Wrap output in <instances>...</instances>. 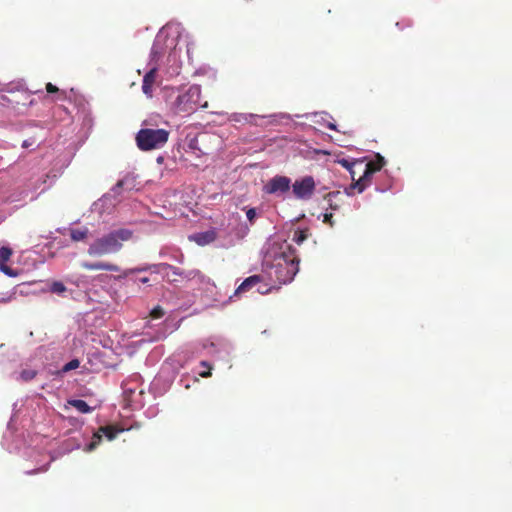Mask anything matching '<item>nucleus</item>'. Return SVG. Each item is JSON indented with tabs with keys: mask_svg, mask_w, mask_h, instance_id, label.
Here are the masks:
<instances>
[{
	"mask_svg": "<svg viewBox=\"0 0 512 512\" xmlns=\"http://www.w3.org/2000/svg\"><path fill=\"white\" fill-rule=\"evenodd\" d=\"M271 289H272V287L267 288L266 285H261L260 283L256 286V292L259 294H266Z\"/></svg>",
	"mask_w": 512,
	"mask_h": 512,
	"instance_id": "4c0bfd02",
	"label": "nucleus"
},
{
	"mask_svg": "<svg viewBox=\"0 0 512 512\" xmlns=\"http://www.w3.org/2000/svg\"><path fill=\"white\" fill-rule=\"evenodd\" d=\"M27 401L28 400H26V402ZM24 405H25V401L24 400H19V401H16L14 403V405H13V413H12L10 421L8 422V425H7L8 432L5 434L4 438H7L8 437V433H12L13 430L15 429L14 424L18 421L19 414L21 413L22 408L24 407Z\"/></svg>",
	"mask_w": 512,
	"mask_h": 512,
	"instance_id": "aec40b11",
	"label": "nucleus"
},
{
	"mask_svg": "<svg viewBox=\"0 0 512 512\" xmlns=\"http://www.w3.org/2000/svg\"><path fill=\"white\" fill-rule=\"evenodd\" d=\"M151 320L150 322H154L160 320L164 316V311L160 306H157L151 310Z\"/></svg>",
	"mask_w": 512,
	"mask_h": 512,
	"instance_id": "72a5a7b5",
	"label": "nucleus"
},
{
	"mask_svg": "<svg viewBox=\"0 0 512 512\" xmlns=\"http://www.w3.org/2000/svg\"><path fill=\"white\" fill-rule=\"evenodd\" d=\"M0 271L9 277H16L18 274L12 268L5 264L0 265Z\"/></svg>",
	"mask_w": 512,
	"mask_h": 512,
	"instance_id": "c9c22d12",
	"label": "nucleus"
},
{
	"mask_svg": "<svg viewBox=\"0 0 512 512\" xmlns=\"http://www.w3.org/2000/svg\"><path fill=\"white\" fill-rule=\"evenodd\" d=\"M169 131L158 128L140 129L135 137L137 147L141 151H151L163 148L169 139Z\"/></svg>",
	"mask_w": 512,
	"mask_h": 512,
	"instance_id": "9d476101",
	"label": "nucleus"
},
{
	"mask_svg": "<svg viewBox=\"0 0 512 512\" xmlns=\"http://www.w3.org/2000/svg\"><path fill=\"white\" fill-rule=\"evenodd\" d=\"M123 394L132 405H142V396L144 394L142 377L134 373L122 382Z\"/></svg>",
	"mask_w": 512,
	"mask_h": 512,
	"instance_id": "f8f14e48",
	"label": "nucleus"
},
{
	"mask_svg": "<svg viewBox=\"0 0 512 512\" xmlns=\"http://www.w3.org/2000/svg\"><path fill=\"white\" fill-rule=\"evenodd\" d=\"M327 127L331 130H337V126L334 122L327 120Z\"/></svg>",
	"mask_w": 512,
	"mask_h": 512,
	"instance_id": "79ce46f5",
	"label": "nucleus"
},
{
	"mask_svg": "<svg viewBox=\"0 0 512 512\" xmlns=\"http://www.w3.org/2000/svg\"><path fill=\"white\" fill-rule=\"evenodd\" d=\"M12 250L8 247L0 248V265L5 264L11 257Z\"/></svg>",
	"mask_w": 512,
	"mask_h": 512,
	"instance_id": "473e14b6",
	"label": "nucleus"
},
{
	"mask_svg": "<svg viewBox=\"0 0 512 512\" xmlns=\"http://www.w3.org/2000/svg\"><path fill=\"white\" fill-rule=\"evenodd\" d=\"M36 375H37V371L36 370H34V369H24L20 373V379L25 381V382H28V381L34 379Z\"/></svg>",
	"mask_w": 512,
	"mask_h": 512,
	"instance_id": "2f4dec72",
	"label": "nucleus"
},
{
	"mask_svg": "<svg viewBox=\"0 0 512 512\" xmlns=\"http://www.w3.org/2000/svg\"><path fill=\"white\" fill-rule=\"evenodd\" d=\"M211 370L212 366L209 362L201 361L199 366L193 370L192 376L183 375L179 382L184 388L188 389L191 386V382H198L197 375L203 378H207L211 376Z\"/></svg>",
	"mask_w": 512,
	"mask_h": 512,
	"instance_id": "dca6fc26",
	"label": "nucleus"
},
{
	"mask_svg": "<svg viewBox=\"0 0 512 512\" xmlns=\"http://www.w3.org/2000/svg\"><path fill=\"white\" fill-rule=\"evenodd\" d=\"M246 217L247 219L249 220L250 223H253L254 220L256 219L257 217V211L255 208H249L247 209L246 211Z\"/></svg>",
	"mask_w": 512,
	"mask_h": 512,
	"instance_id": "e433bc0d",
	"label": "nucleus"
},
{
	"mask_svg": "<svg viewBox=\"0 0 512 512\" xmlns=\"http://www.w3.org/2000/svg\"><path fill=\"white\" fill-rule=\"evenodd\" d=\"M322 216H323V222L324 223H328L330 226L333 225V221H332L333 215H332V213H324V214H322Z\"/></svg>",
	"mask_w": 512,
	"mask_h": 512,
	"instance_id": "58836bf2",
	"label": "nucleus"
},
{
	"mask_svg": "<svg viewBox=\"0 0 512 512\" xmlns=\"http://www.w3.org/2000/svg\"><path fill=\"white\" fill-rule=\"evenodd\" d=\"M293 196L298 200L307 201L311 199L316 183L312 176H304L291 182Z\"/></svg>",
	"mask_w": 512,
	"mask_h": 512,
	"instance_id": "2eb2a0df",
	"label": "nucleus"
},
{
	"mask_svg": "<svg viewBox=\"0 0 512 512\" xmlns=\"http://www.w3.org/2000/svg\"><path fill=\"white\" fill-rule=\"evenodd\" d=\"M48 464H49V462H48L46 465H44V466H41V467H39V468H37V469H35V470H32V471H27L26 473H27V474H34V473H36V472H43V471H46V470H47V468H48Z\"/></svg>",
	"mask_w": 512,
	"mask_h": 512,
	"instance_id": "ea45409f",
	"label": "nucleus"
},
{
	"mask_svg": "<svg viewBox=\"0 0 512 512\" xmlns=\"http://www.w3.org/2000/svg\"><path fill=\"white\" fill-rule=\"evenodd\" d=\"M133 231L126 228L116 229L95 239L88 247L91 256H103L118 252L123 242L132 238Z\"/></svg>",
	"mask_w": 512,
	"mask_h": 512,
	"instance_id": "0eeeda50",
	"label": "nucleus"
},
{
	"mask_svg": "<svg viewBox=\"0 0 512 512\" xmlns=\"http://www.w3.org/2000/svg\"><path fill=\"white\" fill-rule=\"evenodd\" d=\"M295 249L279 235L269 237L262 248V271L273 282L288 284L299 271Z\"/></svg>",
	"mask_w": 512,
	"mask_h": 512,
	"instance_id": "f03ea898",
	"label": "nucleus"
},
{
	"mask_svg": "<svg viewBox=\"0 0 512 512\" xmlns=\"http://www.w3.org/2000/svg\"><path fill=\"white\" fill-rule=\"evenodd\" d=\"M341 195V192L340 191H332V192H329L326 196H325V199L328 201V204H329V207L333 210H336L338 209V205L337 204H334L333 201L334 199H336L338 196Z\"/></svg>",
	"mask_w": 512,
	"mask_h": 512,
	"instance_id": "7c9ffc66",
	"label": "nucleus"
},
{
	"mask_svg": "<svg viewBox=\"0 0 512 512\" xmlns=\"http://www.w3.org/2000/svg\"><path fill=\"white\" fill-rule=\"evenodd\" d=\"M202 108H207L208 107V102H204L202 105H201Z\"/></svg>",
	"mask_w": 512,
	"mask_h": 512,
	"instance_id": "c03bdc74",
	"label": "nucleus"
},
{
	"mask_svg": "<svg viewBox=\"0 0 512 512\" xmlns=\"http://www.w3.org/2000/svg\"><path fill=\"white\" fill-rule=\"evenodd\" d=\"M46 89H47L48 93H55V92L59 91L58 88L55 85L51 84V83H48L46 85Z\"/></svg>",
	"mask_w": 512,
	"mask_h": 512,
	"instance_id": "a19ab883",
	"label": "nucleus"
},
{
	"mask_svg": "<svg viewBox=\"0 0 512 512\" xmlns=\"http://www.w3.org/2000/svg\"><path fill=\"white\" fill-rule=\"evenodd\" d=\"M220 230L211 228L206 231L197 232L189 235V240L195 242L199 246H206L217 240Z\"/></svg>",
	"mask_w": 512,
	"mask_h": 512,
	"instance_id": "a211bd4d",
	"label": "nucleus"
},
{
	"mask_svg": "<svg viewBox=\"0 0 512 512\" xmlns=\"http://www.w3.org/2000/svg\"><path fill=\"white\" fill-rule=\"evenodd\" d=\"M307 238V234L304 231H296L293 235V242H295L298 245H301Z\"/></svg>",
	"mask_w": 512,
	"mask_h": 512,
	"instance_id": "f704fd0d",
	"label": "nucleus"
},
{
	"mask_svg": "<svg viewBox=\"0 0 512 512\" xmlns=\"http://www.w3.org/2000/svg\"><path fill=\"white\" fill-rule=\"evenodd\" d=\"M88 234L89 229L86 227L82 229H70V237L75 242L83 241L84 239H86Z\"/></svg>",
	"mask_w": 512,
	"mask_h": 512,
	"instance_id": "cd10ccee",
	"label": "nucleus"
},
{
	"mask_svg": "<svg viewBox=\"0 0 512 512\" xmlns=\"http://www.w3.org/2000/svg\"><path fill=\"white\" fill-rule=\"evenodd\" d=\"M201 97V87L191 85L188 88H165V101L170 110L177 115H191L198 108Z\"/></svg>",
	"mask_w": 512,
	"mask_h": 512,
	"instance_id": "39448f33",
	"label": "nucleus"
},
{
	"mask_svg": "<svg viewBox=\"0 0 512 512\" xmlns=\"http://www.w3.org/2000/svg\"><path fill=\"white\" fill-rule=\"evenodd\" d=\"M261 282V277L259 275H252L247 277L235 290L234 296L241 295L247 291L252 290Z\"/></svg>",
	"mask_w": 512,
	"mask_h": 512,
	"instance_id": "6ab92c4d",
	"label": "nucleus"
},
{
	"mask_svg": "<svg viewBox=\"0 0 512 512\" xmlns=\"http://www.w3.org/2000/svg\"><path fill=\"white\" fill-rule=\"evenodd\" d=\"M293 116L288 113H273L269 115H258L253 113H232L229 115V120L236 123H251L257 124V119H268L270 124H279L284 120L290 121Z\"/></svg>",
	"mask_w": 512,
	"mask_h": 512,
	"instance_id": "ddd939ff",
	"label": "nucleus"
},
{
	"mask_svg": "<svg viewBox=\"0 0 512 512\" xmlns=\"http://www.w3.org/2000/svg\"><path fill=\"white\" fill-rule=\"evenodd\" d=\"M44 132L41 130V135H34L22 141L21 147L23 149H31L34 150L39 146L43 139Z\"/></svg>",
	"mask_w": 512,
	"mask_h": 512,
	"instance_id": "5701e85b",
	"label": "nucleus"
},
{
	"mask_svg": "<svg viewBox=\"0 0 512 512\" xmlns=\"http://www.w3.org/2000/svg\"><path fill=\"white\" fill-rule=\"evenodd\" d=\"M199 142H198V138L197 136H193V137H187V148H188V151L193 153L196 157H201L202 155L205 154V152H203L200 147H199Z\"/></svg>",
	"mask_w": 512,
	"mask_h": 512,
	"instance_id": "393cba45",
	"label": "nucleus"
},
{
	"mask_svg": "<svg viewBox=\"0 0 512 512\" xmlns=\"http://www.w3.org/2000/svg\"><path fill=\"white\" fill-rule=\"evenodd\" d=\"M169 273L171 278L180 277L185 281L189 288L198 290L206 295L212 296L216 289L215 284L210 278L203 275L199 270H183L173 265H170Z\"/></svg>",
	"mask_w": 512,
	"mask_h": 512,
	"instance_id": "6e6552de",
	"label": "nucleus"
},
{
	"mask_svg": "<svg viewBox=\"0 0 512 512\" xmlns=\"http://www.w3.org/2000/svg\"><path fill=\"white\" fill-rule=\"evenodd\" d=\"M309 116H313L315 118L314 119L315 123L320 124V125H326V126H327L328 118L332 119V116L330 114H328L327 112H315V113H312V114L306 113V114H303V115H300V114H296L295 115L296 118H301V117L308 118Z\"/></svg>",
	"mask_w": 512,
	"mask_h": 512,
	"instance_id": "4be33fe9",
	"label": "nucleus"
},
{
	"mask_svg": "<svg viewBox=\"0 0 512 512\" xmlns=\"http://www.w3.org/2000/svg\"><path fill=\"white\" fill-rule=\"evenodd\" d=\"M174 259H175L176 261H178V262L182 263V261H183V255H179V256H177V257H174Z\"/></svg>",
	"mask_w": 512,
	"mask_h": 512,
	"instance_id": "37998d69",
	"label": "nucleus"
},
{
	"mask_svg": "<svg viewBox=\"0 0 512 512\" xmlns=\"http://www.w3.org/2000/svg\"><path fill=\"white\" fill-rule=\"evenodd\" d=\"M50 292L57 294L59 296H66L67 292L66 286L61 281H54L49 286Z\"/></svg>",
	"mask_w": 512,
	"mask_h": 512,
	"instance_id": "c85d7f7f",
	"label": "nucleus"
},
{
	"mask_svg": "<svg viewBox=\"0 0 512 512\" xmlns=\"http://www.w3.org/2000/svg\"><path fill=\"white\" fill-rule=\"evenodd\" d=\"M180 44L186 46V53L190 58L193 41L180 23H168L157 33L149 56V70L144 75L142 82V91L147 97L151 98L153 95L152 87L156 73L162 65L168 77H174L180 73L182 49Z\"/></svg>",
	"mask_w": 512,
	"mask_h": 512,
	"instance_id": "f257e3e1",
	"label": "nucleus"
},
{
	"mask_svg": "<svg viewBox=\"0 0 512 512\" xmlns=\"http://www.w3.org/2000/svg\"><path fill=\"white\" fill-rule=\"evenodd\" d=\"M162 161H163V157L159 156V157L157 158V162H158V163H161Z\"/></svg>",
	"mask_w": 512,
	"mask_h": 512,
	"instance_id": "a18cd8bd",
	"label": "nucleus"
},
{
	"mask_svg": "<svg viewBox=\"0 0 512 512\" xmlns=\"http://www.w3.org/2000/svg\"><path fill=\"white\" fill-rule=\"evenodd\" d=\"M80 360L78 358H74L72 360H70L69 362H67L66 364H64L57 372V375L58 376H63L67 373H69L70 371L72 370H75L77 368L80 367Z\"/></svg>",
	"mask_w": 512,
	"mask_h": 512,
	"instance_id": "a878e982",
	"label": "nucleus"
},
{
	"mask_svg": "<svg viewBox=\"0 0 512 512\" xmlns=\"http://www.w3.org/2000/svg\"><path fill=\"white\" fill-rule=\"evenodd\" d=\"M382 175L385 176V178L387 179L388 185L384 186V187H382L380 185H376V188H375L376 191L381 192V193L392 189V181H393L392 176L389 174V172L387 170H385Z\"/></svg>",
	"mask_w": 512,
	"mask_h": 512,
	"instance_id": "c756f323",
	"label": "nucleus"
},
{
	"mask_svg": "<svg viewBox=\"0 0 512 512\" xmlns=\"http://www.w3.org/2000/svg\"><path fill=\"white\" fill-rule=\"evenodd\" d=\"M69 407L75 408L78 412L87 414L92 412L93 408L88 405V403L82 399H69L65 405V408Z\"/></svg>",
	"mask_w": 512,
	"mask_h": 512,
	"instance_id": "412c9836",
	"label": "nucleus"
},
{
	"mask_svg": "<svg viewBox=\"0 0 512 512\" xmlns=\"http://www.w3.org/2000/svg\"><path fill=\"white\" fill-rule=\"evenodd\" d=\"M134 178L127 175L120 179L109 192L104 194L98 201L92 205V210L100 214L110 213L112 209L120 202V195L123 190H132L134 188Z\"/></svg>",
	"mask_w": 512,
	"mask_h": 512,
	"instance_id": "1a4fd4ad",
	"label": "nucleus"
},
{
	"mask_svg": "<svg viewBox=\"0 0 512 512\" xmlns=\"http://www.w3.org/2000/svg\"><path fill=\"white\" fill-rule=\"evenodd\" d=\"M33 103L32 92L28 90L24 81L0 82V105L9 113L24 114Z\"/></svg>",
	"mask_w": 512,
	"mask_h": 512,
	"instance_id": "20e7f679",
	"label": "nucleus"
},
{
	"mask_svg": "<svg viewBox=\"0 0 512 512\" xmlns=\"http://www.w3.org/2000/svg\"><path fill=\"white\" fill-rule=\"evenodd\" d=\"M124 429L117 428L113 425L101 426L96 432L93 433L91 438L88 439H79L76 437H70L65 439L49 457V462L57 459L60 456H63L67 453L72 452L76 449H82L85 452L94 451L99 444L101 443L103 437L107 438V440H114L117 435L123 432Z\"/></svg>",
	"mask_w": 512,
	"mask_h": 512,
	"instance_id": "7ed1b4c3",
	"label": "nucleus"
},
{
	"mask_svg": "<svg viewBox=\"0 0 512 512\" xmlns=\"http://www.w3.org/2000/svg\"><path fill=\"white\" fill-rule=\"evenodd\" d=\"M86 268L90 270H105V271H120V267L114 264L105 263V262H98L93 264H85Z\"/></svg>",
	"mask_w": 512,
	"mask_h": 512,
	"instance_id": "b1692460",
	"label": "nucleus"
},
{
	"mask_svg": "<svg viewBox=\"0 0 512 512\" xmlns=\"http://www.w3.org/2000/svg\"><path fill=\"white\" fill-rule=\"evenodd\" d=\"M338 163L350 172L353 180H354V174H355L353 167L356 165H359V166L365 165L362 161H350L349 159H346V158L338 159Z\"/></svg>",
	"mask_w": 512,
	"mask_h": 512,
	"instance_id": "bb28decb",
	"label": "nucleus"
},
{
	"mask_svg": "<svg viewBox=\"0 0 512 512\" xmlns=\"http://www.w3.org/2000/svg\"><path fill=\"white\" fill-rule=\"evenodd\" d=\"M385 164V158L378 153L375 154L373 160L365 163L363 174L359 177V179L345 189L346 195L353 196L354 190L356 189L358 193H362L366 187L370 185L373 175L376 172L381 171Z\"/></svg>",
	"mask_w": 512,
	"mask_h": 512,
	"instance_id": "9b49d317",
	"label": "nucleus"
},
{
	"mask_svg": "<svg viewBox=\"0 0 512 512\" xmlns=\"http://www.w3.org/2000/svg\"><path fill=\"white\" fill-rule=\"evenodd\" d=\"M209 353L213 356L223 357L228 356L232 353L234 346L233 344L224 338H215L210 341L209 344L205 345Z\"/></svg>",
	"mask_w": 512,
	"mask_h": 512,
	"instance_id": "f3484780",
	"label": "nucleus"
},
{
	"mask_svg": "<svg viewBox=\"0 0 512 512\" xmlns=\"http://www.w3.org/2000/svg\"><path fill=\"white\" fill-rule=\"evenodd\" d=\"M291 189V179L287 176L276 175L269 179L263 186L265 194L274 195L279 198H286Z\"/></svg>",
	"mask_w": 512,
	"mask_h": 512,
	"instance_id": "4468645a",
	"label": "nucleus"
},
{
	"mask_svg": "<svg viewBox=\"0 0 512 512\" xmlns=\"http://www.w3.org/2000/svg\"><path fill=\"white\" fill-rule=\"evenodd\" d=\"M169 268L170 264L168 263H143L133 268H127L124 270L120 269L119 272L121 273L116 277V279L126 286L140 287V284L150 285V278L141 275L144 272H150L151 274L161 275L171 283L180 282L179 279L170 277Z\"/></svg>",
	"mask_w": 512,
	"mask_h": 512,
	"instance_id": "423d86ee",
	"label": "nucleus"
}]
</instances>
